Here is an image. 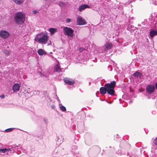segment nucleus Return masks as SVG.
<instances>
[{
	"label": "nucleus",
	"mask_w": 157,
	"mask_h": 157,
	"mask_svg": "<svg viewBox=\"0 0 157 157\" xmlns=\"http://www.w3.org/2000/svg\"><path fill=\"white\" fill-rule=\"evenodd\" d=\"M48 36L47 33H44L38 34L35 38V40L41 44H45L48 41Z\"/></svg>",
	"instance_id": "nucleus-1"
},
{
	"label": "nucleus",
	"mask_w": 157,
	"mask_h": 157,
	"mask_svg": "<svg viewBox=\"0 0 157 157\" xmlns=\"http://www.w3.org/2000/svg\"><path fill=\"white\" fill-rule=\"evenodd\" d=\"M25 16L24 14L21 12L17 13L14 16V20L18 25H22L25 22Z\"/></svg>",
	"instance_id": "nucleus-2"
},
{
	"label": "nucleus",
	"mask_w": 157,
	"mask_h": 157,
	"mask_svg": "<svg viewBox=\"0 0 157 157\" xmlns=\"http://www.w3.org/2000/svg\"><path fill=\"white\" fill-rule=\"evenodd\" d=\"M116 82L114 81L110 83H107L105 84V87L106 88L107 92L111 95H114L115 93L114 88L115 86Z\"/></svg>",
	"instance_id": "nucleus-3"
},
{
	"label": "nucleus",
	"mask_w": 157,
	"mask_h": 157,
	"mask_svg": "<svg viewBox=\"0 0 157 157\" xmlns=\"http://www.w3.org/2000/svg\"><path fill=\"white\" fill-rule=\"evenodd\" d=\"M63 32L65 35L71 37L73 36L74 30L71 28L65 27L63 29Z\"/></svg>",
	"instance_id": "nucleus-4"
},
{
	"label": "nucleus",
	"mask_w": 157,
	"mask_h": 157,
	"mask_svg": "<svg viewBox=\"0 0 157 157\" xmlns=\"http://www.w3.org/2000/svg\"><path fill=\"white\" fill-rule=\"evenodd\" d=\"M76 22L77 24L79 25H86L87 23L85 20L79 16L77 18Z\"/></svg>",
	"instance_id": "nucleus-5"
},
{
	"label": "nucleus",
	"mask_w": 157,
	"mask_h": 157,
	"mask_svg": "<svg viewBox=\"0 0 157 157\" xmlns=\"http://www.w3.org/2000/svg\"><path fill=\"white\" fill-rule=\"evenodd\" d=\"M155 90V86L152 85H147L146 88V91L149 94L153 93Z\"/></svg>",
	"instance_id": "nucleus-6"
},
{
	"label": "nucleus",
	"mask_w": 157,
	"mask_h": 157,
	"mask_svg": "<svg viewBox=\"0 0 157 157\" xmlns=\"http://www.w3.org/2000/svg\"><path fill=\"white\" fill-rule=\"evenodd\" d=\"M9 35V33L8 32L5 30L1 31L0 33L1 36L5 39L7 38Z\"/></svg>",
	"instance_id": "nucleus-7"
},
{
	"label": "nucleus",
	"mask_w": 157,
	"mask_h": 157,
	"mask_svg": "<svg viewBox=\"0 0 157 157\" xmlns=\"http://www.w3.org/2000/svg\"><path fill=\"white\" fill-rule=\"evenodd\" d=\"M63 80L68 85H73L75 83V81L74 80L69 78H65Z\"/></svg>",
	"instance_id": "nucleus-8"
},
{
	"label": "nucleus",
	"mask_w": 157,
	"mask_h": 157,
	"mask_svg": "<svg viewBox=\"0 0 157 157\" xmlns=\"http://www.w3.org/2000/svg\"><path fill=\"white\" fill-rule=\"evenodd\" d=\"M20 86L18 83L15 84L12 87L13 90L14 92H16L19 90Z\"/></svg>",
	"instance_id": "nucleus-9"
},
{
	"label": "nucleus",
	"mask_w": 157,
	"mask_h": 157,
	"mask_svg": "<svg viewBox=\"0 0 157 157\" xmlns=\"http://www.w3.org/2000/svg\"><path fill=\"white\" fill-rule=\"evenodd\" d=\"M90 8V6L86 4L82 5L80 6L79 7V10L81 12L84 10L86 8Z\"/></svg>",
	"instance_id": "nucleus-10"
},
{
	"label": "nucleus",
	"mask_w": 157,
	"mask_h": 157,
	"mask_svg": "<svg viewBox=\"0 0 157 157\" xmlns=\"http://www.w3.org/2000/svg\"><path fill=\"white\" fill-rule=\"evenodd\" d=\"M151 152L152 157H157V149L152 147L151 148Z\"/></svg>",
	"instance_id": "nucleus-11"
},
{
	"label": "nucleus",
	"mask_w": 157,
	"mask_h": 157,
	"mask_svg": "<svg viewBox=\"0 0 157 157\" xmlns=\"http://www.w3.org/2000/svg\"><path fill=\"white\" fill-rule=\"evenodd\" d=\"M105 46V50L106 51L111 48L112 47V44L109 43H106Z\"/></svg>",
	"instance_id": "nucleus-12"
},
{
	"label": "nucleus",
	"mask_w": 157,
	"mask_h": 157,
	"mask_svg": "<svg viewBox=\"0 0 157 157\" xmlns=\"http://www.w3.org/2000/svg\"><path fill=\"white\" fill-rule=\"evenodd\" d=\"M100 91L101 94H105L107 92L106 88L105 86L101 87L100 89Z\"/></svg>",
	"instance_id": "nucleus-13"
},
{
	"label": "nucleus",
	"mask_w": 157,
	"mask_h": 157,
	"mask_svg": "<svg viewBox=\"0 0 157 157\" xmlns=\"http://www.w3.org/2000/svg\"><path fill=\"white\" fill-rule=\"evenodd\" d=\"M142 74L138 71L136 72L133 74V75L136 78H140L142 76Z\"/></svg>",
	"instance_id": "nucleus-14"
},
{
	"label": "nucleus",
	"mask_w": 157,
	"mask_h": 157,
	"mask_svg": "<svg viewBox=\"0 0 157 157\" xmlns=\"http://www.w3.org/2000/svg\"><path fill=\"white\" fill-rule=\"evenodd\" d=\"M57 29L54 28H51L48 29V31L50 33L51 35H53L57 32Z\"/></svg>",
	"instance_id": "nucleus-15"
},
{
	"label": "nucleus",
	"mask_w": 157,
	"mask_h": 157,
	"mask_svg": "<svg viewBox=\"0 0 157 157\" xmlns=\"http://www.w3.org/2000/svg\"><path fill=\"white\" fill-rule=\"evenodd\" d=\"M157 35V32L154 30H152L150 32V36L151 38Z\"/></svg>",
	"instance_id": "nucleus-16"
},
{
	"label": "nucleus",
	"mask_w": 157,
	"mask_h": 157,
	"mask_svg": "<svg viewBox=\"0 0 157 157\" xmlns=\"http://www.w3.org/2000/svg\"><path fill=\"white\" fill-rule=\"evenodd\" d=\"M54 71H55L58 72H62V70L61 68L58 64H57L56 65L55 67Z\"/></svg>",
	"instance_id": "nucleus-17"
},
{
	"label": "nucleus",
	"mask_w": 157,
	"mask_h": 157,
	"mask_svg": "<svg viewBox=\"0 0 157 157\" xmlns=\"http://www.w3.org/2000/svg\"><path fill=\"white\" fill-rule=\"evenodd\" d=\"M10 151H11L10 148H4L0 149V152L5 153L6 152H9Z\"/></svg>",
	"instance_id": "nucleus-18"
},
{
	"label": "nucleus",
	"mask_w": 157,
	"mask_h": 157,
	"mask_svg": "<svg viewBox=\"0 0 157 157\" xmlns=\"http://www.w3.org/2000/svg\"><path fill=\"white\" fill-rule=\"evenodd\" d=\"M37 52L40 55H42L46 53V52L42 49H39Z\"/></svg>",
	"instance_id": "nucleus-19"
},
{
	"label": "nucleus",
	"mask_w": 157,
	"mask_h": 157,
	"mask_svg": "<svg viewBox=\"0 0 157 157\" xmlns=\"http://www.w3.org/2000/svg\"><path fill=\"white\" fill-rule=\"evenodd\" d=\"M13 1L16 4L21 5L23 2V0H13Z\"/></svg>",
	"instance_id": "nucleus-20"
},
{
	"label": "nucleus",
	"mask_w": 157,
	"mask_h": 157,
	"mask_svg": "<svg viewBox=\"0 0 157 157\" xmlns=\"http://www.w3.org/2000/svg\"><path fill=\"white\" fill-rule=\"evenodd\" d=\"M59 5L61 7H63L65 6L66 4L64 2H59Z\"/></svg>",
	"instance_id": "nucleus-21"
},
{
	"label": "nucleus",
	"mask_w": 157,
	"mask_h": 157,
	"mask_svg": "<svg viewBox=\"0 0 157 157\" xmlns=\"http://www.w3.org/2000/svg\"><path fill=\"white\" fill-rule=\"evenodd\" d=\"M14 129L13 128H11L7 129L5 130V131L6 132H10L12 131Z\"/></svg>",
	"instance_id": "nucleus-22"
},
{
	"label": "nucleus",
	"mask_w": 157,
	"mask_h": 157,
	"mask_svg": "<svg viewBox=\"0 0 157 157\" xmlns=\"http://www.w3.org/2000/svg\"><path fill=\"white\" fill-rule=\"evenodd\" d=\"M60 109L62 111L64 112L66 111V108L63 105H62L60 107Z\"/></svg>",
	"instance_id": "nucleus-23"
},
{
	"label": "nucleus",
	"mask_w": 157,
	"mask_h": 157,
	"mask_svg": "<svg viewBox=\"0 0 157 157\" xmlns=\"http://www.w3.org/2000/svg\"><path fill=\"white\" fill-rule=\"evenodd\" d=\"M153 142L155 145L157 146V137L154 140Z\"/></svg>",
	"instance_id": "nucleus-24"
},
{
	"label": "nucleus",
	"mask_w": 157,
	"mask_h": 157,
	"mask_svg": "<svg viewBox=\"0 0 157 157\" xmlns=\"http://www.w3.org/2000/svg\"><path fill=\"white\" fill-rule=\"evenodd\" d=\"M71 21V20L70 18H67L66 19V22L67 23H68L70 22Z\"/></svg>",
	"instance_id": "nucleus-25"
},
{
	"label": "nucleus",
	"mask_w": 157,
	"mask_h": 157,
	"mask_svg": "<svg viewBox=\"0 0 157 157\" xmlns=\"http://www.w3.org/2000/svg\"><path fill=\"white\" fill-rule=\"evenodd\" d=\"M4 52L6 53V55H8L9 54V52L7 50H5Z\"/></svg>",
	"instance_id": "nucleus-26"
},
{
	"label": "nucleus",
	"mask_w": 157,
	"mask_h": 157,
	"mask_svg": "<svg viewBox=\"0 0 157 157\" xmlns=\"http://www.w3.org/2000/svg\"><path fill=\"white\" fill-rule=\"evenodd\" d=\"M153 4H154L156 5H157V1H155L154 2H152Z\"/></svg>",
	"instance_id": "nucleus-27"
},
{
	"label": "nucleus",
	"mask_w": 157,
	"mask_h": 157,
	"mask_svg": "<svg viewBox=\"0 0 157 157\" xmlns=\"http://www.w3.org/2000/svg\"><path fill=\"white\" fill-rule=\"evenodd\" d=\"M51 107L52 109H55V108H56L55 106L53 105H52L51 106Z\"/></svg>",
	"instance_id": "nucleus-28"
},
{
	"label": "nucleus",
	"mask_w": 157,
	"mask_h": 157,
	"mask_svg": "<svg viewBox=\"0 0 157 157\" xmlns=\"http://www.w3.org/2000/svg\"><path fill=\"white\" fill-rule=\"evenodd\" d=\"M79 50L80 52H82L84 50V49L82 48H79Z\"/></svg>",
	"instance_id": "nucleus-29"
},
{
	"label": "nucleus",
	"mask_w": 157,
	"mask_h": 157,
	"mask_svg": "<svg viewBox=\"0 0 157 157\" xmlns=\"http://www.w3.org/2000/svg\"><path fill=\"white\" fill-rule=\"evenodd\" d=\"M38 12L37 10H34L33 11V13L34 14H36L37 13H38Z\"/></svg>",
	"instance_id": "nucleus-30"
},
{
	"label": "nucleus",
	"mask_w": 157,
	"mask_h": 157,
	"mask_svg": "<svg viewBox=\"0 0 157 157\" xmlns=\"http://www.w3.org/2000/svg\"><path fill=\"white\" fill-rule=\"evenodd\" d=\"M1 98H4V95H1L0 96Z\"/></svg>",
	"instance_id": "nucleus-31"
},
{
	"label": "nucleus",
	"mask_w": 157,
	"mask_h": 157,
	"mask_svg": "<svg viewBox=\"0 0 157 157\" xmlns=\"http://www.w3.org/2000/svg\"><path fill=\"white\" fill-rule=\"evenodd\" d=\"M48 45H49V44H51V42L50 40H49V41L48 42Z\"/></svg>",
	"instance_id": "nucleus-32"
},
{
	"label": "nucleus",
	"mask_w": 157,
	"mask_h": 157,
	"mask_svg": "<svg viewBox=\"0 0 157 157\" xmlns=\"http://www.w3.org/2000/svg\"><path fill=\"white\" fill-rule=\"evenodd\" d=\"M155 86L156 89L157 90V82L155 84Z\"/></svg>",
	"instance_id": "nucleus-33"
},
{
	"label": "nucleus",
	"mask_w": 157,
	"mask_h": 157,
	"mask_svg": "<svg viewBox=\"0 0 157 157\" xmlns=\"http://www.w3.org/2000/svg\"><path fill=\"white\" fill-rule=\"evenodd\" d=\"M57 100L60 103V101L58 98H57Z\"/></svg>",
	"instance_id": "nucleus-34"
},
{
	"label": "nucleus",
	"mask_w": 157,
	"mask_h": 157,
	"mask_svg": "<svg viewBox=\"0 0 157 157\" xmlns=\"http://www.w3.org/2000/svg\"><path fill=\"white\" fill-rule=\"evenodd\" d=\"M44 120V122H45V123H47V120H45V119Z\"/></svg>",
	"instance_id": "nucleus-35"
},
{
	"label": "nucleus",
	"mask_w": 157,
	"mask_h": 157,
	"mask_svg": "<svg viewBox=\"0 0 157 157\" xmlns=\"http://www.w3.org/2000/svg\"><path fill=\"white\" fill-rule=\"evenodd\" d=\"M74 148H75V149H76L77 148V146H75L74 147Z\"/></svg>",
	"instance_id": "nucleus-36"
},
{
	"label": "nucleus",
	"mask_w": 157,
	"mask_h": 157,
	"mask_svg": "<svg viewBox=\"0 0 157 157\" xmlns=\"http://www.w3.org/2000/svg\"><path fill=\"white\" fill-rule=\"evenodd\" d=\"M140 26V24H139L138 25V26Z\"/></svg>",
	"instance_id": "nucleus-37"
},
{
	"label": "nucleus",
	"mask_w": 157,
	"mask_h": 157,
	"mask_svg": "<svg viewBox=\"0 0 157 157\" xmlns=\"http://www.w3.org/2000/svg\"><path fill=\"white\" fill-rule=\"evenodd\" d=\"M110 70H111V71H112V68H111Z\"/></svg>",
	"instance_id": "nucleus-38"
}]
</instances>
